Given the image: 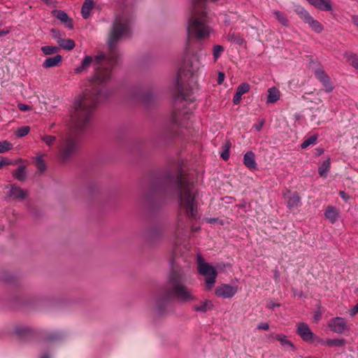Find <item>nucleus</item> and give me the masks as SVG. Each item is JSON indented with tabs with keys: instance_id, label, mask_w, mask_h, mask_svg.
<instances>
[{
	"instance_id": "1",
	"label": "nucleus",
	"mask_w": 358,
	"mask_h": 358,
	"mask_svg": "<svg viewBox=\"0 0 358 358\" xmlns=\"http://www.w3.org/2000/svg\"><path fill=\"white\" fill-rule=\"evenodd\" d=\"M131 19L129 9L123 8L119 11L110 33L108 55L101 52L94 58L86 55L80 65L75 69L76 73H80L93 64L95 73L90 88L86 89L76 100L71 111L70 131L63 138L59 150L62 161L68 159L76 152L80 133L87 127L94 108L108 96L104 84L110 78L112 69L118 60L116 44L119 41L130 36Z\"/></svg>"
},
{
	"instance_id": "2",
	"label": "nucleus",
	"mask_w": 358,
	"mask_h": 358,
	"mask_svg": "<svg viewBox=\"0 0 358 358\" xmlns=\"http://www.w3.org/2000/svg\"><path fill=\"white\" fill-rule=\"evenodd\" d=\"M167 182L174 185L180 195V208L184 211L188 220L196 219L197 215V202L194 191V184L187 176L183 174L181 167H178L175 173H169Z\"/></svg>"
},
{
	"instance_id": "3",
	"label": "nucleus",
	"mask_w": 358,
	"mask_h": 358,
	"mask_svg": "<svg viewBox=\"0 0 358 358\" xmlns=\"http://www.w3.org/2000/svg\"><path fill=\"white\" fill-rule=\"evenodd\" d=\"M186 282L185 273L181 269L173 268L169 277L168 285L164 298L166 301L172 297L182 301L194 299L187 287L184 285Z\"/></svg>"
},
{
	"instance_id": "4",
	"label": "nucleus",
	"mask_w": 358,
	"mask_h": 358,
	"mask_svg": "<svg viewBox=\"0 0 358 358\" xmlns=\"http://www.w3.org/2000/svg\"><path fill=\"white\" fill-rule=\"evenodd\" d=\"M196 71H192L188 69L186 71L184 69L180 68L178 72L176 83V94L178 98H181L183 100L189 99V96L193 92V86L189 83H185V78L189 76L191 82L194 80Z\"/></svg>"
},
{
	"instance_id": "5",
	"label": "nucleus",
	"mask_w": 358,
	"mask_h": 358,
	"mask_svg": "<svg viewBox=\"0 0 358 358\" xmlns=\"http://www.w3.org/2000/svg\"><path fill=\"white\" fill-rule=\"evenodd\" d=\"M197 270L200 275L205 277V289L210 291L214 287L217 277L215 268L209 263L205 262L201 256L197 257Z\"/></svg>"
},
{
	"instance_id": "6",
	"label": "nucleus",
	"mask_w": 358,
	"mask_h": 358,
	"mask_svg": "<svg viewBox=\"0 0 358 358\" xmlns=\"http://www.w3.org/2000/svg\"><path fill=\"white\" fill-rule=\"evenodd\" d=\"M197 270L200 275L205 277V289L210 291L214 287L217 277L215 268L209 263L205 262L201 256L197 257Z\"/></svg>"
},
{
	"instance_id": "7",
	"label": "nucleus",
	"mask_w": 358,
	"mask_h": 358,
	"mask_svg": "<svg viewBox=\"0 0 358 358\" xmlns=\"http://www.w3.org/2000/svg\"><path fill=\"white\" fill-rule=\"evenodd\" d=\"M296 334L306 343L317 344L320 338L316 336L305 322L299 323L296 325Z\"/></svg>"
},
{
	"instance_id": "8",
	"label": "nucleus",
	"mask_w": 358,
	"mask_h": 358,
	"mask_svg": "<svg viewBox=\"0 0 358 358\" xmlns=\"http://www.w3.org/2000/svg\"><path fill=\"white\" fill-rule=\"evenodd\" d=\"M238 290V285H231L224 283L215 288V294L219 298L231 299L235 296Z\"/></svg>"
},
{
	"instance_id": "9",
	"label": "nucleus",
	"mask_w": 358,
	"mask_h": 358,
	"mask_svg": "<svg viewBox=\"0 0 358 358\" xmlns=\"http://www.w3.org/2000/svg\"><path fill=\"white\" fill-rule=\"evenodd\" d=\"M327 326L331 331L340 334H343L347 329V324L345 319L341 317L330 319Z\"/></svg>"
},
{
	"instance_id": "10",
	"label": "nucleus",
	"mask_w": 358,
	"mask_h": 358,
	"mask_svg": "<svg viewBox=\"0 0 358 358\" xmlns=\"http://www.w3.org/2000/svg\"><path fill=\"white\" fill-rule=\"evenodd\" d=\"M315 76L322 83L327 92H331L333 90L334 87L330 78L322 68L316 69L315 71Z\"/></svg>"
},
{
	"instance_id": "11",
	"label": "nucleus",
	"mask_w": 358,
	"mask_h": 358,
	"mask_svg": "<svg viewBox=\"0 0 358 358\" xmlns=\"http://www.w3.org/2000/svg\"><path fill=\"white\" fill-rule=\"evenodd\" d=\"M52 14L57 19L59 20L64 25L69 28L72 29L73 27V24L72 20L68 16V15L63 10H53L52 11Z\"/></svg>"
},
{
	"instance_id": "12",
	"label": "nucleus",
	"mask_w": 358,
	"mask_h": 358,
	"mask_svg": "<svg viewBox=\"0 0 358 358\" xmlns=\"http://www.w3.org/2000/svg\"><path fill=\"white\" fill-rule=\"evenodd\" d=\"M310 4L316 8L323 10L329 11L332 9L331 0H307Z\"/></svg>"
},
{
	"instance_id": "13",
	"label": "nucleus",
	"mask_w": 358,
	"mask_h": 358,
	"mask_svg": "<svg viewBox=\"0 0 358 358\" xmlns=\"http://www.w3.org/2000/svg\"><path fill=\"white\" fill-rule=\"evenodd\" d=\"M339 210L332 206H328L324 212L325 217L330 221L331 223H335L339 217Z\"/></svg>"
},
{
	"instance_id": "14",
	"label": "nucleus",
	"mask_w": 358,
	"mask_h": 358,
	"mask_svg": "<svg viewBox=\"0 0 358 358\" xmlns=\"http://www.w3.org/2000/svg\"><path fill=\"white\" fill-rule=\"evenodd\" d=\"M213 308V303L211 300L206 299L199 303V304H195L193 306V309L196 312L206 313L212 310Z\"/></svg>"
},
{
	"instance_id": "15",
	"label": "nucleus",
	"mask_w": 358,
	"mask_h": 358,
	"mask_svg": "<svg viewBox=\"0 0 358 358\" xmlns=\"http://www.w3.org/2000/svg\"><path fill=\"white\" fill-rule=\"evenodd\" d=\"M243 164L250 170L257 169V163L255 159V154L252 151H248L244 155Z\"/></svg>"
},
{
	"instance_id": "16",
	"label": "nucleus",
	"mask_w": 358,
	"mask_h": 358,
	"mask_svg": "<svg viewBox=\"0 0 358 358\" xmlns=\"http://www.w3.org/2000/svg\"><path fill=\"white\" fill-rule=\"evenodd\" d=\"M57 42L60 48L66 50H71L75 48V42L70 38H57Z\"/></svg>"
},
{
	"instance_id": "17",
	"label": "nucleus",
	"mask_w": 358,
	"mask_h": 358,
	"mask_svg": "<svg viewBox=\"0 0 358 358\" xmlns=\"http://www.w3.org/2000/svg\"><path fill=\"white\" fill-rule=\"evenodd\" d=\"M9 196L13 199H24L26 196V192L20 187L11 185Z\"/></svg>"
},
{
	"instance_id": "18",
	"label": "nucleus",
	"mask_w": 358,
	"mask_h": 358,
	"mask_svg": "<svg viewBox=\"0 0 358 358\" xmlns=\"http://www.w3.org/2000/svg\"><path fill=\"white\" fill-rule=\"evenodd\" d=\"M317 344H321L322 345H327L329 347H341L345 344V341L343 339L334 338V339H327L324 341L320 338V341H318Z\"/></svg>"
},
{
	"instance_id": "19",
	"label": "nucleus",
	"mask_w": 358,
	"mask_h": 358,
	"mask_svg": "<svg viewBox=\"0 0 358 358\" xmlns=\"http://www.w3.org/2000/svg\"><path fill=\"white\" fill-rule=\"evenodd\" d=\"M94 7L93 0H85L82 6L81 13L84 19H87L90 15L91 10Z\"/></svg>"
},
{
	"instance_id": "20",
	"label": "nucleus",
	"mask_w": 358,
	"mask_h": 358,
	"mask_svg": "<svg viewBox=\"0 0 358 358\" xmlns=\"http://www.w3.org/2000/svg\"><path fill=\"white\" fill-rule=\"evenodd\" d=\"M62 57L59 55L48 57L44 61L43 66L45 69L56 66L62 62Z\"/></svg>"
},
{
	"instance_id": "21",
	"label": "nucleus",
	"mask_w": 358,
	"mask_h": 358,
	"mask_svg": "<svg viewBox=\"0 0 358 358\" xmlns=\"http://www.w3.org/2000/svg\"><path fill=\"white\" fill-rule=\"evenodd\" d=\"M294 11L305 23H307L312 17L310 13L299 5L295 6Z\"/></svg>"
},
{
	"instance_id": "22",
	"label": "nucleus",
	"mask_w": 358,
	"mask_h": 358,
	"mask_svg": "<svg viewBox=\"0 0 358 358\" xmlns=\"http://www.w3.org/2000/svg\"><path fill=\"white\" fill-rule=\"evenodd\" d=\"M227 40L238 45L243 44L244 41L243 37L239 34H237L232 30L228 33Z\"/></svg>"
},
{
	"instance_id": "23",
	"label": "nucleus",
	"mask_w": 358,
	"mask_h": 358,
	"mask_svg": "<svg viewBox=\"0 0 358 358\" xmlns=\"http://www.w3.org/2000/svg\"><path fill=\"white\" fill-rule=\"evenodd\" d=\"M301 199L297 192H294L292 195L288 199L287 201V208L289 209L296 208L300 206Z\"/></svg>"
},
{
	"instance_id": "24",
	"label": "nucleus",
	"mask_w": 358,
	"mask_h": 358,
	"mask_svg": "<svg viewBox=\"0 0 358 358\" xmlns=\"http://www.w3.org/2000/svg\"><path fill=\"white\" fill-rule=\"evenodd\" d=\"M331 169L330 159L324 160L318 168V173L321 177H326Z\"/></svg>"
},
{
	"instance_id": "25",
	"label": "nucleus",
	"mask_w": 358,
	"mask_h": 358,
	"mask_svg": "<svg viewBox=\"0 0 358 358\" xmlns=\"http://www.w3.org/2000/svg\"><path fill=\"white\" fill-rule=\"evenodd\" d=\"M280 99V92L275 87L268 90V95L267 98L268 103H275Z\"/></svg>"
},
{
	"instance_id": "26",
	"label": "nucleus",
	"mask_w": 358,
	"mask_h": 358,
	"mask_svg": "<svg viewBox=\"0 0 358 358\" xmlns=\"http://www.w3.org/2000/svg\"><path fill=\"white\" fill-rule=\"evenodd\" d=\"M273 15L282 25L285 27L289 26V20L285 13L278 10H275L273 12Z\"/></svg>"
},
{
	"instance_id": "27",
	"label": "nucleus",
	"mask_w": 358,
	"mask_h": 358,
	"mask_svg": "<svg viewBox=\"0 0 358 358\" xmlns=\"http://www.w3.org/2000/svg\"><path fill=\"white\" fill-rule=\"evenodd\" d=\"M15 334L22 338H27L31 336L33 334V331L31 329L27 327H20L16 328Z\"/></svg>"
},
{
	"instance_id": "28",
	"label": "nucleus",
	"mask_w": 358,
	"mask_h": 358,
	"mask_svg": "<svg viewBox=\"0 0 358 358\" xmlns=\"http://www.w3.org/2000/svg\"><path fill=\"white\" fill-rule=\"evenodd\" d=\"M307 24L317 33L322 32L324 29L323 25L319 21L314 20L313 17L308 21Z\"/></svg>"
},
{
	"instance_id": "29",
	"label": "nucleus",
	"mask_w": 358,
	"mask_h": 358,
	"mask_svg": "<svg viewBox=\"0 0 358 358\" xmlns=\"http://www.w3.org/2000/svg\"><path fill=\"white\" fill-rule=\"evenodd\" d=\"M13 177L19 180H24L26 178L25 167L20 166L13 173Z\"/></svg>"
},
{
	"instance_id": "30",
	"label": "nucleus",
	"mask_w": 358,
	"mask_h": 358,
	"mask_svg": "<svg viewBox=\"0 0 358 358\" xmlns=\"http://www.w3.org/2000/svg\"><path fill=\"white\" fill-rule=\"evenodd\" d=\"M35 164L38 170L40 171L41 173L44 172L46 170V164L43 159V155H41L37 156L36 158Z\"/></svg>"
},
{
	"instance_id": "31",
	"label": "nucleus",
	"mask_w": 358,
	"mask_h": 358,
	"mask_svg": "<svg viewBox=\"0 0 358 358\" xmlns=\"http://www.w3.org/2000/svg\"><path fill=\"white\" fill-rule=\"evenodd\" d=\"M224 50V47L220 45H215L213 46V55L215 62H216L220 58Z\"/></svg>"
},
{
	"instance_id": "32",
	"label": "nucleus",
	"mask_w": 358,
	"mask_h": 358,
	"mask_svg": "<svg viewBox=\"0 0 358 358\" xmlns=\"http://www.w3.org/2000/svg\"><path fill=\"white\" fill-rule=\"evenodd\" d=\"M13 148V144L8 141H0V153L6 152Z\"/></svg>"
},
{
	"instance_id": "33",
	"label": "nucleus",
	"mask_w": 358,
	"mask_h": 358,
	"mask_svg": "<svg viewBox=\"0 0 358 358\" xmlns=\"http://www.w3.org/2000/svg\"><path fill=\"white\" fill-rule=\"evenodd\" d=\"M250 89V86L248 83H244L241 84L236 89V92L238 94L243 95L247 93Z\"/></svg>"
},
{
	"instance_id": "34",
	"label": "nucleus",
	"mask_w": 358,
	"mask_h": 358,
	"mask_svg": "<svg viewBox=\"0 0 358 358\" xmlns=\"http://www.w3.org/2000/svg\"><path fill=\"white\" fill-rule=\"evenodd\" d=\"M30 131V128L28 126H23L17 129L15 135L17 137H24L27 136Z\"/></svg>"
},
{
	"instance_id": "35",
	"label": "nucleus",
	"mask_w": 358,
	"mask_h": 358,
	"mask_svg": "<svg viewBox=\"0 0 358 358\" xmlns=\"http://www.w3.org/2000/svg\"><path fill=\"white\" fill-rule=\"evenodd\" d=\"M317 137L312 136L309 137L308 138L306 139L301 145V148L302 149L307 148L309 145H313L316 143Z\"/></svg>"
},
{
	"instance_id": "36",
	"label": "nucleus",
	"mask_w": 358,
	"mask_h": 358,
	"mask_svg": "<svg viewBox=\"0 0 358 358\" xmlns=\"http://www.w3.org/2000/svg\"><path fill=\"white\" fill-rule=\"evenodd\" d=\"M230 147H231V145L230 143H226L224 146H223V150L222 152H221V155H220V157H222V159H224V161H227L229 159V149H230Z\"/></svg>"
},
{
	"instance_id": "37",
	"label": "nucleus",
	"mask_w": 358,
	"mask_h": 358,
	"mask_svg": "<svg viewBox=\"0 0 358 358\" xmlns=\"http://www.w3.org/2000/svg\"><path fill=\"white\" fill-rule=\"evenodd\" d=\"M276 339L280 342L282 345H288L292 348H294L292 343L287 339V336L284 334H277Z\"/></svg>"
},
{
	"instance_id": "38",
	"label": "nucleus",
	"mask_w": 358,
	"mask_h": 358,
	"mask_svg": "<svg viewBox=\"0 0 358 358\" xmlns=\"http://www.w3.org/2000/svg\"><path fill=\"white\" fill-rule=\"evenodd\" d=\"M41 50L45 55H52L58 50V48L56 46L46 45L41 48Z\"/></svg>"
},
{
	"instance_id": "39",
	"label": "nucleus",
	"mask_w": 358,
	"mask_h": 358,
	"mask_svg": "<svg viewBox=\"0 0 358 358\" xmlns=\"http://www.w3.org/2000/svg\"><path fill=\"white\" fill-rule=\"evenodd\" d=\"M348 62L356 69L358 70V57L355 54H350L348 58Z\"/></svg>"
},
{
	"instance_id": "40",
	"label": "nucleus",
	"mask_w": 358,
	"mask_h": 358,
	"mask_svg": "<svg viewBox=\"0 0 358 358\" xmlns=\"http://www.w3.org/2000/svg\"><path fill=\"white\" fill-rule=\"evenodd\" d=\"M41 140L45 142L48 145L51 146L56 141V138L53 136L45 135L41 136Z\"/></svg>"
},
{
	"instance_id": "41",
	"label": "nucleus",
	"mask_w": 358,
	"mask_h": 358,
	"mask_svg": "<svg viewBox=\"0 0 358 358\" xmlns=\"http://www.w3.org/2000/svg\"><path fill=\"white\" fill-rule=\"evenodd\" d=\"M10 164L11 162L8 159L0 157V169L4 166L10 165Z\"/></svg>"
},
{
	"instance_id": "42",
	"label": "nucleus",
	"mask_w": 358,
	"mask_h": 358,
	"mask_svg": "<svg viewBox=\"0 0 358 358\" xmlns=\"http://www.w3.org/2000/svg\"><path fill=\"white\" fill-rule=\"evenodd\" d=\"M17 107L19 108V110H20L21 111H24V112H26V111H28L31 109V107L25 103H18L17 105Z\"/></svg>"
},
{
	"instance_id": "43",
	"label": "nucleus",
	"mask_w": 358,
	"mask_h": 358,
	"mask_svg": "<svg viewBox=\"0 0 358 358\" xmlns=\"http://www.w3.org/2000/svg\"><path fill=\"white\" fill-rule=\"evenodd\" d=\"M350 316L354 317L358 313V303L349 310Z\"/></svg>"
},
{
	"instance_id": "44",
	"label": "nucleus",
	"mask_w": 358,
	"mask_h": 358,
	"mask_svg": "<svg viewBox=\"0 0 358 358\" xmlns=\"http://www.w3.org/2000/svg\"><path fill=\"white\" fill-rule=\"evenodd\" d=\"M242 97V95L241 94H238L237 92H236L235 95L234 96V98H233V103L235 104V105H237L241 101V98Z\"/></svg>"
},
{
	"instance_id": "45",
	"label": "nucleus",
	"mask_w": 358,
	"mask_h": 358,
	"mask_svg": "<svg viewBox=\"0 0 358 358\" xmlns=\"http://www.w3.org/2000/svg\"><path fill=\"white\" fill-rule=\"evenodd\" d=\"M280 303H274L273 301H269L267 305H266V307L269 309H274L276 307H280Z\"/></svg>"
},
{
	"instance_id": "46",
	"label": "nucleus",
	"mask_w": 358,
	"mask_h": 358,
	"mask_svg": "<svg viewBox=\"0 0 358 358\" xmlns=\"http://www.w3.org/2000/svg\"><path fill=\"white\" fill-rule=\"evenodd\" d=\"M257 329L265 330V331L268 330L269 324L267 322H262V323L259 324Z\"/></svg>"
},
{
	"instance_id": "47",
	"label": "nucleus",
	"mask_w": 358,
	"mask_h": 358,
	"mask_svg": "<svg viewBox=\"0 0 358 358\" xmlns=\"http://www.w3.org/2000/svg\"><path fill=\"white\" fill-rule=\"evenodd\" d=\"M224 78H225L224 73L222 72H219L218 77H217V83L219 85H221L223 83Z\"/></svg>"
},
{
	"instance_id": "48",
	"label": "nucleus",
	"mask_w": 358,
	"mask_h": 358,
	"mask_svg": "<svg viewBox=\"0 0 358 358\" xmlns=\"http://www.w3.org/2000/svg\"><path fill=\"white\" fill-rule=\"evenodd\" d=\"M339 194L341 197L346 202L348 201V200L350 199V196L348 194H346L344 191H340Z\"/></svg>"
},
{
	"instance_id": "49",
	"label": "nucleus",
	"mask_w": 358,
	"mask_h": 358,
	"mask_svg": "<svg viewBox=\"0 0 358 358\" xmlns=\"http://www.w3.org/2000/svg\"><path fill=\"white\" fill-rule=\"evenodd\" d=\"M322 314L320 311H316L314 313L313 319L315 322H317L319 320H320Z\"/></svg>"
},
{
	"instance_id": "50",
	"label": "nucleus",
	"mask_w": 358,
	"mask_h": 358,
	"mask_svg": "<svg viewBox=\"0 0 358 358\" xmlns=\"http://www.w3.org/2000/svg\"><path fill=\"white\" fill-rule=\"evenodd\" d=\"M172 123L174 124V125H179L180 124L178 119V115L176 113H174L173 114V116H172Z\"/></svg>"
},
{
	"instance_id": "51",
	"label": "nucleus",
	"mask_w": 358,
	"mask_h": 358,
	"mask_svg": "<svg viewBox=\"0 0 358 358\" xmlns=\"http://www.w3.org/2000/svg\"><path fill=\"white\" fill-rule=\"evenodd\" d=\"M264 124V122L262 120L259 124H256L253 126V127L258 131H261L263 125Z\"/></svg>"
},
{
	"instance_id": "52",
	"label": "nucleus",
	"mask_w": 358,
	"mask_h": 358,
	"mask_svg": "<svg viewBox=\"0 0 358 358\" xmlns=\"http://www.w3.org/2000/svg\"><path fill=\"white\" fill-rule=\"evenodd\" d=\"M352 22L354 23V24L358 27V16L357 15L352 16Z\"/></svg>"
},
{
	"instance_id": "53",
	"label": "nucleus",
	"mask_w": 358,
	"mask_h": 358,
	"mask_svg": "<svg viewBox=\"0 0 358 358\" xmlns=\"http://www.w3.org/2000/svg\"><path fill=\"white\" fill-rule=\"evenodd\" d=\"M206 221L208 222V223H210V224H215L217 222V218H207L206 219Z\"/></svg>"
},
{
	"instance_id": "54",
	"label": "nucleus",
	"mask_w": 358,
	"mask_h": 358,
	"mask_svg": "<svg viewBox=\"0 0 358 358\" xmlns=\"http://www.w3.org/2000/svg\"><path fill=\"white\" fill-rule=\"evenodd\" d=\"M150 96V94L143 96L142 97V101H144L145 103H148Z\"/></svg>"
},
{
	"instance_id": "55",
	"label": "nucleus",
	"mask_w": 358,
	"mask_h": 358,
	"mask_svg": "<svg viewBox=\"0 0 358 358\" xmlns=\"http://www.w3.org/2000/svg\"><path fill=\"white\" fill-rule=\"evenodd\" d=\"M187 226L180 219L179 223H178V227H180L181 229L185 228Z\"/></svg>"
},
{
	"instance_id": "56",
	"label": "nucleus",
	"mask_w": 358,
	"mask_h": 358,
	"mask_svg": "<svg viewBox=\"0 0 358 358\" xmlns=\"http://www.w3.org/2000/svg\"><path fill=\"white\" fill-rule=\"evenodd\" d=\"M41 1L48 5L52 4L55 2V0H41Z\"/></svg>"
},
{
	"instance_id": "57",
	"label": "nucleus",
	"mask_w": 358,
	"mask_h": 358,
	"mask_svg": "<svg viewBox=\"0 0 358 358\" xmlns=\"http://www.w3.org/2000/svg\"><path fill=\"white\" fill-rule=\"evenodd\" d=\"M8 33V31H3V30L0 31V36H2Z\"/></svg>"
},
{
	"instance_id": "58",
	"label": "nucleus",
	"mask_w": 358,
	"mask_h": 358,
	"mask_svg": "<svg viewBox=\"0 0 358 358\" xmlns=\"http://www.w3.org/2000/svg\"><path fill=\"white\" fill-rule=\"evenodd\" d=\"M198 229H199V228H194V227H192V231H196Z\"/></svg>"
},
{
	"instance_id": "59",
	"label": "nucleus",
	"mask_w": 358,
	"mask_h": 358,
	"mask_svg": "<svg viewBox=\"0 0 358 358\" xmlns=\"http://www.w3.org/2000/svg\"><path fill=\"white\" fill-rule=\"evenodd\" d=\"M41 358H49V357L47 355H44Z\"/></svg>"
}]
</instances>
